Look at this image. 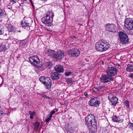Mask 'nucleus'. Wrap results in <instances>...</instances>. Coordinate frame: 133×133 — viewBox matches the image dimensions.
Returning <instances> with one entry per match:
<instances>
[{"mask_svg": "<svg viewBox=\"0 0 133 133\" xmlns=\"http://www.w3.org/2000/svg\"><path fill=\"white\" fill-rule=\"evenodd\" d=\"M95 49L100 52L105 51L110 47V45L107 41L103 39L100 40L95 45Z\"/></svg>", "mask_w": 133, "mask_h": 133, "instance_id": "1", "label": "nucleus"}, {"mask_svg": "<svg viewBox=\"0 0 133 133\" xmlns=\"http://www.w3.org/2000/svg\"><path fill=\"white\" fill-rule=\"evenodd\" d=\"M54 16V14L52 11L48 12L46 14L45 16L42 18V21L46 26H51L52 24V23Z\"/></svg>", "mask_w": 133, "mask_h": 133, "instance_id": "2", "label": "nucleus"}, {"mask_svg": "<svg viewBox=\"0 0 133 133\" xmlns=\"http://www.w3.org/2000/svg\"><path fill=\"white\" fill-rule=\"evenodd\" d=\"M29 59L31 63L36 66L41 67L43 65L42 63L37 56H32L29 57Z\"/></svg>", "mask_w": 133, "mask_h": 133, "instance_id": "3", "label": "nucleus"}, {"mask_svg": "<svg viewBox=\"0 0 133 133\" xmlns=\"http://www.w3.org/2000/svg\"><path fill=\"white\" fill-rule=\"evenodd\" d=\"M119 37L121 42L123 44H126L128 42V36L122 31L119 32L118 34Z\"/></svg>", "mask_w": 133, "mask_h": 133, "instance_id": "4", "label": "nucleus"}, {"mask_svg": "<svg viewBox=\"0 0 133 133\" xmlns=\"http://www.w3.org/2000/svg\"><path fill=\"white\" fill-rule=\"evenodd\" d=\"M124 25L129 30L133 29V18H128L124 21Z\"/></svg>", "mask_w": 133, "mask_h": 133, "instance_id": "5", "label": "nucleus"}, {"mask_svg": "<svg viewBox=\"0 0 133 133\" xmlns=\"http://www.w3.org/2000/svg\"><path fill=\"white\" fill-rule=\"evenodd\" d=\"M68 52L70 56L74 57H77L80 54V52L78 49L76 48L69 50Z\"/></svg>", "mask_w": 133, "mask_h": 133, "instance_id": "6", "label": "nucleus"}, {"mask_svg": "<svg viewBox=\"0 0 133 133\" xmlns=\"http://www.w3.org/2000/svg\"><path fill=\"white\" fill-rule=\"evenodd\" d=\"M88 103L91 106L96 107L99 106L101 102L97 97H94L90 99Z\"/></svg>", "mask_w": 133, "mask_h": 133, "instance_id": "7", "label": "nucleus"}, {"mask_svg": "<svg viewBox=\"0 0 133 133\" xmlns=\"http://www.w3.org/2000/svg\"><path fill=\"white\" fill-rule=\"evenodd\" d=\"M101 82L103 83H108L114 80V78L112 76L109 75V74H105L102 76L100 78Z\"/></svg>", "mask_w": 133, "mask_h": 133, "instance_id": "8", "label": "nucleus"}, {"mask_svg": "<svg viewBox=\"0 0 133 133\" xmlns=\"http://www.w3.org/2000/svg\"><path fill=\"white\" fill-rule=\"evenodd\" d=\"M108 99L111 102L112 105L114 107L116 106L118 102V98L111 94H109Z\"/></svg>", "mask_w": 133, "mask_h": 133, "instance_id": "9", "label": "nucleus"}, {"mask_svg": "<svg viewBox=\"0 0 133 133\" xmlns=\"http://www.w3.org/2000/svg\"><path fill=\"white\" fill-rule=\"evenodd\" d=\"M117 72L116 69L113 67H109L106 71L107 74L112 77L117 74Z\"/></svg>", "mask_w": 133, "mask_h": 133, "instance_id": "10", "label": "nucleus"}, {"mask_svg": "<svg viewBox=\"0 0 133 133\" xmlns=\"http://www.w3.org/2000/svg\"><path fill=\"white\" fill-rule=\"evenodd\" d=\"M94 115L91 114L88 115L87 117L85 118V123L88 127L90 126L92 124L93 118H94Z\"/></svg>", "mask_w": 133, "mask_h": 133, "instance_id": "11", "label": "nucleus"}, {"mask_svg": "<svg viewBox=\"0 0 133 133\" xmlns=\"http://www.w3.org/2000/svg\"><path fill=\"white\" fill-rule=\"evenodd\" d=\"M105 30L110 32H114L116 31V27L113 24L108 23L105 25Z\"/></svg>", "mask_w": 133, "mask_h": 133, "instance_id": "12", "label": "nucleus"}, {"mask_svg": "<svg viewBox=\"0 0 133 133\" xmlns=\"http://www.w3.org/2000/svg\"><path fill=\"white\" fill-rule=\"evenodd\" d=\"M65 56V54L63 51L59 50L56 53L54 54V57L59 60L62 59Z\"/></svg>", "mask_w": 133, "mask_h": 133, "instance_id": "13", "label": "nucleus"}, {"mask_svg": "<svg viewBox=\"0 0 133 133\" xmlns=\"http://www.w3.org/2000/svg\"><path fill=\"white\" fill-rule=\"evenodd\" d=\"M43 82V84L45 85L46 89L49 90L51 88V81L50 78L48 77H46L45 79Z\"/></svg>", "mask_w": 133, "mask_h": 133, "instance_id": "14", "label": "nucleus"}, {"mask_svg": "<svg viewBox=\"0 0 133 133\" xmlns=\"http://www.w3.org/2000/svg\"><path fill=\"white\" fill-rule=\"evenodd\" d=\"M51 76L53 80L58 79L59 78L60 74L57 72H54L51 74Z\"/></svg>", "mask_w": 133, "mask_h": 133, "instance_id": "15", "label": "nucleus"}, {"mask_svg": "<svg viewBox=\"0 0 133 133\" xmlns=\"http://www.w3.org/2000/svg\"><path fill=\"white\" fill-rule=\"evenodd\" d=\"M22 27L27 29H30V24L27 21L22 20L21 23Z\"/></svg>", "mask_w": 133, "mask_h": 133, "instance_id": "16", "label": "nucleus"}, {"mask_svg": "<svg viewBox=\"0 0 133 133\" xmlns=\"http://www.w3.org/2000/svg\"><path fill=\"white\" fill-rule=\"evenodd\" d=\"M126 69L127 71H128L130 72L133 71V63L132 61L127 64V66Z\"/></svg>", "mask_w": 133, "mask_h": 133, "instance_id": "17", "label": "nucleus"}, {"mask_svg": "<svg viewBox=\"0 0 133 133\" xmlns=\"http://www.w3.org/2000/svg\"><path fill=\"white\" fill-rule=\"evenodd\" d=\"M55 70L59 72H62L64 71L63 67L59 65H56L55 67Z\"/></svg>", "mask_w": 133, "mask_h": 133, "instance_id": "18", "label": "nucleus"}, {"mask_svg": "<svg viewBox=\"0 0 133 133\" xmlns=\"http://www.w3.org/2000/svg\"><path fill=\"white\" fill-rule=\"evenodd\" d=\"M8 30L10 32H16V28L14 26H12L11 24H9L8 27Z\"/></svg>", "mask_w": 133, "mask_h": 133, "instance_id": "19", "label": "nucleus"}, {"mask_svg": "<svg viewBox=\"0 0 133 133\" xmlns=\"http://www.w3.org/2000/svg\"><path fill=\"white\" fill-rule=\"evenodd\" d=\"M93 122H92V124H91V125L90 126L94 128L95 131H96L97 128V122L96 119L95 118V117L94 118H93Z\"/></svg>", "mask_w": 133, "mask_h": 133, "instance_id": "20", "label": "nucleus"}, {"mask_svg": "<svg viewBox=\"0 0 133 133\" xmlns=\"http://www.w3.org/2000/svg\"><path fill=\"white\" fill-rule=\"evenodd\" d=\"M45 53L47 54L49 56H51L53 55H54V50H52L49 49H46L45 50Z\"/></svg>", "mask_w": 133, "mask_h": 133, "instance_id": "21", "label": "nucleus"}, {"mask_svg": "<svg viewBox=\"0 0 133 133\" xmlns=\"http://www.w3.org/2000/svg\"><path fill=\"white\" fill-rule=\"evenodd\" d=\"M6 15V13L4 9L0 8V17L3 18Z\"/></svg>", "mask_w": 133, "mask_h": 133, "instance_id": "22", "label": "nucleus"}, {"mask_svg": "<svg viewBox=\"0 0 133 133\" xmlns=\"http://www.w3.org/2000/svg\"><path fill=\"white\" fill-rule=\"evenodd\" d=\"M40 125V123L38 122H36L35 123L34 126V129L35 130H37L39 127Z\"/></svg>", "mask_w": 133, "mask_h": 133, "instance_id": "23", "label": "nucleus"}, {"mask_svg": "<svg viewBox=\"0 0 133 133\" xmlns=\"http://www.w3.org/2000/svg\"><path fill=\"white\" fill-rule=\"evenodd\" d=\"M45 65L46 67L50 69L52 67V64L50 62H46L45 64Z\"/></svg>", "mask_w": 133, "mask_h": 133, "instance_id": "24", "label": "nucleus"}, {"mask_svg": "<svg viewBox=\"0 0 133 133\" xmlns=\"http://www.w3.org/2000/svg\"><path fill=\"white\" fill-rule=\"evenodd\" d=\"M52 117V116L49 114H48L46 117V118L45 119V122L46 123L49 122L51 120Z\"/></svg>", "mask_w": 133, "mask_h": 133, "instance_id": "25", "label": "nucleus"}, {"mask_svg": "<svg viewBox=\"0 0 133 133\" xmlns=\"http://www.w3.org/2000/svg\"><path fill=\"white\" fill-rule=\"evenodd\" d=\"M118 118L116 116H113L112 117V120L114 122H117Z\"/></svg>", "mask_w": 133, "mask_h": 133, "instance_id": "26", "label": "nucleus"}, {"mask_svg": "<svg viewBox=\"0 0 133 133\" xmlns=\"http://www.w3.org/2000/svg\"><path fill=\"white\" fill-rule=\"evenodd\" d=\"M124 103L127 108H129L130 103L127 100H125L124 102Z\"/></svg>", "mask_w": 133, "mask_h": 133, "instance_id": "27", "label": "nucleus"}, {"mask_svg": "<svg viewBox=\"0 0 133 133\" xmlns=\"http://www.w3.org/2000/svg\"><path fill=\"white\" fill-rule=\"evenodd\" d=\"M6 49V46L5 45H2L0 46V50L2 51L5 50Z\"/></svg>", "mask_w": 133, "mask_h": 133, "instance_id": "28", "label": "nucleus"}, {"mask_svg": "<svg viewBox=\"0 0 133 133\" xmlns=\"http://www.w3.org/2000/svg\"><path fill=\"white\" fill-rule=\"evenodd\" d=\"M46 77L45 76H42L40 78L39 80L43 83V82H44V80L45 79Z\"/></svg>", "mask_w": 133, "mask_h": 133, "instance_id": "29", "label": "nucleus"}, {"mask_svg": "<svg viewBox=\"0 0 133 133\" xmlns=\"http://www.w3.org/2000/svg\"><path fill=\"white\" fill-rule=\"evenodd\" d=\"M40 95L42 97H43L44 98H48V99L50 98V97H49L48 96L46 95H45L44 94H40Z\"/></svg>", "mask_w": 133, "mask_h": 133, "instance_id": "30", "label": "nucleus"}, {"mask_svg": "<svg viewBox=\"0 0 133 133\" xmlns=\"http://www.w3.org/2000/svg\"><path fill=\"white\" fill-rule=\"evenodd\" d=\"M72 74V72H66L65 73V75L66 76H68Z\"/></svg>", "mask_w": 133, "mask_h": 133, "instance_id": "31", "label": "nucleus"}, {"mask_svg": "<svg viewBox=\"0 0 133 133\" xmlns=\"http://www.w3.org/2000/svg\"><path fill=\"white\" fill-rule=\"evenodd\" d=\"M93 90L94 92L95 93H98L99 92V91L97 88H94Z\"/></svg>", "mask_w": 133, "mask_h": 133, "instance_id": "32", "label": "nucleus"}, {"mask_svg": "<svg viewBox=\"0 0 133 133\" xmlns=\"http://www.w3.org/2000/svg\"><path fill=\"white\" fill-rule=\"evenodd\" d=\"M29 113L30 115L33 116L35 114V111L32 112L30 111L29 112Z\"/></svg>", "mask_w": 133, "mask_h": 133, "instance_id": "33", "label": "nucleus"}, {"mask_svg": "<svg viewBox=\"0 0 133 133\" xmlns=\"http://www.w3.org/2000/svg\"><path fill=\"white\" fill-rule=\"evenodd\" d=\"M124 121V119H123L121 118L120 119H118L117 122H118L119 123H121L123 122Z\"/></svg>", "mask_w": 133, "mask_h": 133, "instance_id": "34", "label": "nucleus"}, {"mask_svg": "<svg viewBox=\"0 0 133 133\" xmlns=\"http://www.w3.org/2000/svg\"><path fill=\"white\" fill-rule=\"evenodd\" d=\"M5 114H6L3 112L2 110L1 109H0V116H2Z\"/></svg>", "mask_w": 133, "mask_h": 133, "instance_id": "35", "label": "nucleus"}, {"mask_svg": "<svg viewBox=\"0 0 133 133\" xmlns=\"http://www.w3.org/2000/svg\"><path fill=\"white\" fill-rule=\"evenodd\" d=\"M55 113V111H54V110H53L50 113V114H49L50 115H51V116H52V115L54 114Z\"/></svg>", "mask_w": 133, "mask_h": 133, "instance_id": "36", "label": "nucleus"}, {"mask_svg": "<svg viewBox=\"0 0 133 133\" xmlns=\"http://www.w3.org/2000/svg\"><path fill=\"white\" fill-rule=\"evenodd\" d=\"M10 1L13 4H14L16 2L17 0H10Z\"/></svg>", "mask_w": 133, "mask_h": 133, "instance_id": "37", "label": "nucleus"}, {"mask_svg": "<svg viewBox=\"0 0 133 133\" xmlns=\"http://www.w3.org/2000/svg\"><path fill=\"white\" fill-rule=\"evenodd\" d=\"M129 77L131 78H133V73L131 74Z\"/></svg>", "mask_w": 133, "mask_h": 133, "instance_id": "38", "label": "nucleus"}, {"mask_svg": "<svg viewBox=\"0 0 133 133\" xmlns=\"http://www.w3.org/2000/svg\"><path fill=\"white\" fill-rule=\"evenodd\" d=\"M130 125L133 128V123L130 122Z\"/></svg>", "mask_w": 133, "mask_h": 133, "instance_id": "39", "label": "nucleus"}, {"mask_svg": "<svg viewBox=\"0 0 133 133\" xmlns=\"http://www.w3.org/2000/svg\"><path fill=\"white\" fill-rule=\"evenodd\" d=\"M84 95L86 97H87L88 96V95L87 92H85L84 93Z\"/></svg>", "mask_w": 133, "mask_h": 133, "instance_id": "40", "label": "nucleus"}, {"mask_svg": "<svg viewBox=\"0 0 133 133\" xmlns=\"http://www.w3.org/2000/svg\"><path fill=\"white\" fill-rule=\"evenodd\" d=\"M30 118L31 119H32L34 117H33V116H31V115H30Z\"/></svg>", "mask_w": 133, "mask_h": 133, "instance_id": "41", "label": "nucleus"}, {"mask_svg": "<svg viewBox=\"0 0 133 133\" xmlns=\"http://www.w3.org/2000/svg\"><path fill=\"white\" fill-rule=\"evenodd\" d=\"M85 60L86 61H87V62H89V60L88 59H87V58H85Z\"/></svg>", "mask_w": 133, "mask_h": 133, "instance_id": "42", "label": "nucleus"}, {"mask_svg": "<svg viewBox=\"0 0 133 133\" xmlns=\"http://www.w3.org/2000/svg\"><path fill=\"white\" fill-rule=\"evenodd\" d=\"M2 30H0V35H2Z\"/></svg>", "mask_w": 133, "mask_h": 133, "instance_id": "43", "label": "nucleus"}, {"mask_svg": "<svg viewBox=\"0 0 133 133\" xmlns=\"http://www.w3.org/2000/svg\"><path fill=\"white\" fill-rule=\"evenodd\" d=\"M22 43L23 44V42H22L20 43V44H21Z\"/></svg>", "mask_w": 133, "mask_h": 133, "instance_id": "44", "label": "nucleus"}, {"mask_svg": "<svg viewBox=\"0 0 133 133\" xmlns=\"http://www.w3.org/2000/svg\"><path fill=\"white\" fill-rule=\"evenodd\" d=\"M22 0V1H26V0Z\"/></svg>", "mask_w": 133, "mask_h": 133, "instance_id": "45", "label": "nucleus"}, {"mask_svg": "<svg viewBox=\"0 0 133 133\" xmlns=\"http://www.w3.org/2000/svg\"><path fill=\"white\" fill-rule=\"evenodd\" d=\"M104 62H102V64H104Z\"/></svg>", "mask_w": 133, "mask_h": 133, "instance_id": "46", "label": "nucleus"}, {"mask_svg": "<svg viewBox=\"0 0 133 133\" xmlns=\"http://www.w3.org/2000/svg\"><path fill=\"white\" fill-rule=\"evenodd\" d=\"M20 31H19V32H20Z\"/></svg>", "mask_w": 133, "mask_h": 133, "instance_id": "47", "label": "nucleus"}]
</instances>
